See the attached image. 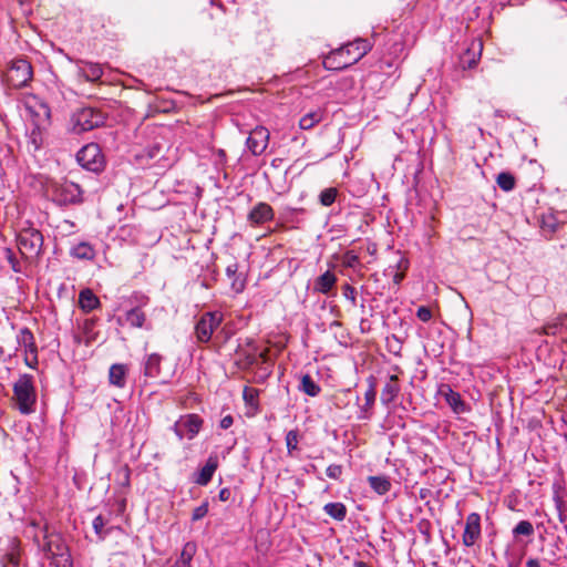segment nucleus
Returning a JSON list of instances; mask_svg holds the SVG:
<instances>
[{
    "label": "nucleus",
    "mask_w": 567,
    "mask_h": 567,
    "mask_svg": "<svg viewBox=\"0 0 567 567\" xmlns=\"http://www.w3.org/2000/svg\"><path fill=\"white\" fill-rule=\"evenodd\" d=\"M373 44L370 40L358 38L338 49L329 52L323 59V66L327 70L341 71L358 61L371 51Z\"/></svg>",
    "instance_id": "1"
},
{
    "label": "nucleus",
    "mask_w": 567,
    "mask_h": 567,
    "mask_svg": "<svg viewBox=\"0 0 567 567\" xmlns=\"http://www.w3.org/2000/svg\"><path fill=\"white\" fill-rule=\"evenodd\" d=\"M163 358L158 353H151L143 363V372L134 380V386H162L169 384L174 373L169 369H162Z\"/></svg>",
    "instance_id": "2"
},
{
    "label": "nucleus",
    "mask_w": 567,
    "mask_h": 567,
    "mask_svg": "<svg viewBox=\"0 0 567 567\" xmlns=\"http://www.w3.org/2000/svg\"><path fill=\"white\" fill-rule=\"evenodd\" d=\"M47 192L51 200L59 207L76 206L84 202L83 188L68 179L49 183Z\"/></svg>",
    "instance_id": "3"
},
{
    "label": "nucleus",
    "mask_w": 567,
    "mask_h": 567,
    "mask_svg": "<svg viewBox=\"0 0 567 567\" xmlns=\"http://www.w3.org/2000/svg\"><path fill=\"white\" fill-rule=\"evenodd\" d=\"M107 115L100 109L83 106L74 110L69 121V132L82 134L101 127L105 124Z\"/></svg>",
    "instance_id": "4"
},
{
    "label": "nucleus",
    "mask_w": 567,
    "mask_h": 567,
    "mask_svg": "<svg viewBox=\"0 0 567 567\" xmlns=\"http://www.w3.org/2000/svg\"><path fill=\"white\" fill-rule=\"evenodd\" d=\"M43 550L55 567H73L69 547L60 533L50 530L49 526L45 525L43 527Z\"/></svg>",
    "instance_id": "5"
},
{
    "label": "nucleus",
    "mask_w": 567,
    "mask_h": 567,
    "mask_svg": "<svg viewBox=\"0 0 567 567\" xmlns=\"http://www.w3.org/2000/svg\"><path fill=\"white\" fill-rule=\"evenodd\" d=\"M43 235L31 224L19 230L17 244L19 252L25 260H37L43 254Z\"/></svg>",
    "instance_id": "6"
},
{
    "label": "nucleus",
    "mask_w": 567,
    "mask_h": 567,
    "mask_svg": "<svg viewBox=\"0 0 567 567\" xmlns=\"http://www.w3.org/2000/svg\"><path fill=\"white\" fill-rule=\"evenodd\" d=\"M78 163L86 171L100 174L104 171L106 161L97 143L84 145L76 154Z\"/></svg>",
    "instance_id": "7"
},
{
    "label": "nucleus",
    "mask_w": 567,
    "mask_h": 567,
    "mask_svg": "<svg viewBox=\"0 0 567 567\" xmlns=\"http://www.w3.org/2000/svg\"><path fill=\"white\" fill-rule=\"evenodd\" d=\"M33 78V69L31 63L23 58L16 59L7 73V82L13 89H22L27 86Z\"/></svg>",
    "instance_id": "8"
},
{
    "label": "nucleus",
    "mask_w": 567,
    "mask_h": 567,
    "mask_svg": "<svg viewBox=\"0 0 567 567\" xmlns=\"http://www.w3.org/2000/svg\"><path fill=\"white\" fill-rule=\"evenodd\" d=\"M223 315L219 311H208L200 316L195 324V336L198 342L207 343L213 333L219 328Z\"/></svg>",
    "instance_id": "9"
},
{
    "label": "nucleus",
    "mask_w": 567,
    "mask_h": 567,
    "mask_svg": "<svg viewBox=\"0 0 567 567\" xmlns=\"http://www.w3.org/2000/svg\"><path fill=\"white\" fill-rule=\"evenodd\" d=\"M203 423L204 421L198 414H185L179 416L172 430L179 441L184 437L193 440L200 432Z\"/></svg>",
    "instance_id": "10"
},
{
    "label": "nucleus",
    "mask_w": 567,
    "mask_h": 567,
    "mask_svg": "<svg viewBox=\"0 0 567 567\" xmlns=\"http://www.w3.org/2000/svg\"><path fill=\"white\" fill-rule=\"evenodd\" d=\"M18 344L24 351V362L29 368L34 369L38 365V347L32 331L29 328H22L17 336Z\"/></svg>",
    "instance_id": "11"
},
{
    "label": "nucleus",
    "mask_w": 567,
    "mask_h": 567,
    "mask_svg": "<svg viewBox=\"0 0 567 567\" xmlns=\"http://www.w3.org/2000/svg\"><path fill=\"white\" fill-rule=\"evenodd\" d=\"M270 133L264 126H256L246 140V145L254 156L261 155L269 144Z\"/></svg>",
    "instance_id": "12"
},
{
    "label": "nucleus",
    "mask_w": 567,
    "mask_h": 567,
    "mask_svg": "<svg viewBox=\"0 0 567 567\" xmlns=\"http://www.w3.org/2000/svg\"><path fill=\"white\" fill-rule=\"evenodd\" d=\"M481 537V516L477 513H471L466 517L465 528L462 536L463 545L472 547Z\"/></svg>",
    "instance_id": "13"
},
{
    "label": "nucleus",
    "mask_w": 567,
    "mask_h": 567,
    "mask_svg": "<svg viewBox=\"0 0 567 567\" xmlns=\"http://www.w3.org/2000/svg\"><path fill=\"white\" fill-rule=\"evenodd\" d=\"M78 76L86 82L96 83L103 76L102 65L91 61L76 60Z\"/></svg>",
    "instance_id": "14"
},
{
    "label": "nucleus",
    "mask_w": 567,
    "mask_h": 567,
    "mask_svg": "<svg viewBox=\"0 0 567 567\" xmlns=\"http://www.w3.org/2000/svg\"><path fill=\"white\" fill-rule=\"evenodd\" d=\"M246 364L248 367H259V378L264 379L270 374L271 360L267 355L266 350L258 351L254 349L252 352L246 354Z\"/></svg>",
    "instance_id": "15"
},
{
    "label": "nucleus",
    "mask_w": 567,
    "mask_h": 567,
    "mask_svg": "<svg viewBox=\"0 0 567 567\" xmlns=\"http://www.w3.org/2000/svg\"><path fill=\"white\" fill-rule=\"evenodd\" d=\"M274 218L275 212L272 207L265 202H259L256 204L247 216V220L254 226L271 221Z\"/></svg>",
    "instance_id": "16"
},
{
    "label": "nucleus",
    "mask_w": 567,
    "mask_h": 567,
    "mask_svg": "<svg viewBox=\"0 0 567 567\" xmlns=\"http://www.w3.org/2000/svg\"><path fill=\"white\" fill-rule=\"evenodd\" d=\"M11 401L22 414H30L34 412L37 392H13Z\"/></svg>",
    "instance_id": "17"
},
{
    "label": "nucleus",
    "mask_w": 567,
    "mask_h": 567,
    "mask_svg": "<svg viewBox=\"0 0 567 567\" xmlns=\"http://www.w3.org/2000/svg\"><path fill=\"white\" fill-rule=\"evenodd\" d=\"M97 322L99 319L96 317L86 318L81 326L84 338L82 339L80 336H75L74 341L78 344L84 342L85 346H90L92 342L96 341L99 333L95 331V327Z\"/></svg>",
    "instance_id": "18"
},
{
    "label": "nucleus",
    "mask_w": 567,
    "mask_h": 567,
    "mask_svg": "<svg viewBox=\"0 0 567 567\" xmlns=\"http://www.w3.org/2000/svg\"><path fill=\"white\" fill-rule=\"evenodd\" d=\"M217 467V458L209 456L206 464L197 473L194 474V483L199 486H206L212 481Z\"/></svg>",
    "instance_id": "19"
},
{
    "label": "nucleus",
    "mask_w": 567,
    "mask_h": 567,
    "mask_svg": "<svg viewBox=\"0 0 567 567\" xmlns=\"http://www.w3.org/2000/svg\"><path fill=\"white\" fill-rule=\"evenodd\" d=\"M78 302L79 308L84 313H90L91 311L101 307L99 297L90 288H84L80 291Z\"/></svg>",
    "instance_id": "20"
},
{
    "label": "nucleus",
    "mask_w": 567,
    "mask_h": 567,
    "mask_svg": "<svg viewBox=\"0 0 567 567\" xmlns=\"http://www.w3.org/2000/svg\"><path fill=\"white\" fill-rule=\"evenodd\" d=\"M128 367L123 363H114L109 370L110 383L116 388H124L126 384Z\"/></svg>",
    "instance_id": "21"
},
{
    "label": "nucleus",
    "mask_w": 567,
    "mask_h": 567,
    "mask_svg": "<svg viewBox=\"0 0 567 567\" xmlns=\"http://www.w3.org/2000/svg\"><path fill=\"white\" fill-rule=\"evenodd\" d=\"M226 275L229 279H231L230 287L233 291L236 293L243 292L245 289L246 281L245 278H243V276L238 274L237 261H234L226 267Z\"/></svg>",
    "instance_id": "22"
},
{
    "label": "nucleus",
    "mask_w": 567,
    "mask_h": 567,
    "mask_svg": "<svg viewBox=\"0 0 567 567\" xmlns=\"http://www.w3.org/2000/svg\"><path fill=\"white\" fill-rule=\"evenodd\" d=\"M443 394L446 403L451 406L454 413L463 414L470 411V405L465 403L460 395V392H437Z\"/></svg>",
    "instance_id": "23"
},
{
    "label": "nucleus",
    "mask_w": 567,
    "mask_h": 567,
    "mask_svg": "<svg viewBox=\"0 0 567 567\" xmlns=\"http://www.w3.org/2000/svg\"><path fill=\"white\" fill-rule=\"evenodd\" d=\"M337 277L333 272L327 270L324 274L319 276L313 284V290L323 295H327L336 285Z\"/></svg>",
    "instance_id": "24"
},
{
    "label": "nucleus",
    "mask_w": 567,
    "mask_h": 567,
    "mask_svg": "<svg viewBox=\"0 0 567 567\" xmlns=\"http://www.w3.org/2000/svg\"><path fill=\"white\" fill-rule=\"evenodd\" d=\"M351 393L354 394L355 402L359 405L360 411L362 413L360 415V417L361 419L367 417L368 416L367 414H368L370 408L375 402L377 392H362V393H360V392H351Z\"/></svg>",
    "instance_id": "25"
},
{
    "label": "nucleus",
    "mask_w": 567,
    "mask_h": 567,
    "mask_svg": "<svg viewBox=\"0 0 567 567\" xmlns=\"http://www.w3.org/2000/svg\"><path fill=\"white\" fill-rule=\"evenodd\" d=\"M70 255L81 260H93L95 258V250L91 244L81 241L71 248Z\"/></svg>",
    "instance_id": "26"
},
{
    "label": "nucleus",
    "mask_w": 567,
    "mask_h": 567,
    "mask_svg": "<svg viewBox=\"0 0 567 567\" xmlns=\"http://www.w3.org/2000/svg\"><path fill=\"white\" fill-rule=\"evenodd\" d=\"M368 483L370 487L379 495H384L391 489V481L384 475L369 476Z\"/></svg>",
    "instance_id": "27"
},
{
    "label": "nucleus",
    "mask_w": 567,
    "mask_h": 567,
    "mask_svg": "<svg viewBox=\"0 0 567 567\" xmlns=\"http://www.w3.org/2000/svg\"><path fill=\"white\" fill-rule=\"evenodd\" d=\"M323 511L338 522H342L348 513L346 505L341 502L328 503L323 506Z\"/></svg>",
    "instance_id": "28"
},
{
    "label": "nucleus",
    "mask_w": 567,
    "mask_h": 567,
    "mask_svg": "<svg viewBox=\"0 0 567 567\" xmlns=\"http://www.w3.org/2000/svg\"><path fill=\"white\" fill-rule=\"evenodd\" d=\"M125 320L133 328H142L146 320V316L140 307H135L126 311Z\"/></svg>",
    "instance_id": "29"
},
{
    "label": "nucleus",
    "mask_w": 567,
    "mask_h": 567,
    "mask_svg": "<svg viewBox=\"0 0 567 567\" xmlns=\"http://www.w3.org/2000/svg\"><path fill=\"white\" fill-rule=\"evenodd\" d=\"M497 186L504 192H512L516 186V178L509 172H501L496 176Z\"/></svg>",
    "instance_id": "30"
},
{
    "label": "nucleus",
    "mask_w": 567,
    "mask_h": 567,
    "mask_svg": "<svg viewBox=\"0 0 567 567\" xmlns=\"http://www.w3.org/2000/svg\"><path fill=\"white\" fill-rule=\"evenodd\" d=\"M322 120L321 111H313L305 114L300 121L299 126L301 130H310Z\"/></svg>",
    "instance_id": "31"
},
{
    "label": "nucleus",
    "mask_w": 567,
    "mask_h": 567,
    "mask_svg": "<svg viewBox=\"0 0 567 567\" xmlns=\"http://www.w3.org/2000/svg\"><path fill=\"white\" fill-rule=\"evenodd\" d=\"M341 265L346 268L357 269L361 267L359 255L354 250H347L340 257Z\"/></svg>",
    "instance_id": "32"
},
{
    "label": "nucleus",
    "mask_w": 567,
    "mask_h": 567,
    "mask_svg": "<svg viewBox=\"0 0 567 567\" xmlns=\"http://www.w3.org/2000/svg\"><path fill=\"white\" fill-rule=\"evenodd\" d=\"M385 347L390 353L400 357L403 349V341L398 336L391 334L385 339Z\"/></svg>",
    "instance_id": "33"
},
{
    "label": "nucleus",
    "mask_w": 567,
    "mask_h": 567,
    "mask_svg": "<svg viewBox=\"0 0 567 567\" xmlns=\"http://www.w3.org/2000/svg\"><path fill=\"white\" fill-rule=\"evenodd\" d=\"M534 526L529 520H520L517 523V525L513 528V536H525L530 537L534 535Z\"/></svg>",
    "instance_id": "34"
},
{
    "label": "nucleus",
    "mask_w": 567,
    "mask_h": 567,
    "mask_svg": "<svg viewBox=\"0 0 567 567\" xmlns=\"http://www.w3.org/2000/svg\"><path fill=\"white\" fill-rule=\"evenodd\" d=\"M338 189L336 187H328L321 190L319 194V202L322 206L329 207L331 206L338 196Z\"/></svg>",
    "instance_id": "35"
},
{
    "label": "nucleus",
    "mask_w": 567,
    "mask_h": 567,
    "mask_svg": "<svg viewBox=\"0 0 567 567\" xmlns=\"http://www.w3.org/2000/svg\"><path fill=\"white\" fill-rule=\"evenodd\" d=\"M431 529L432 524L426 518H422L416 523V530L423 536V540L425 544H430L432 540Z\"/></svg>",
    "instance_id": "36"
},
{
    "label": "nucleus",
    "mask_w": 567,
    "mask_h": 567,
    "mask_svg": "<svg viewBox=\"0 0 567 567\" xmlns=\"http://www.w3.org/2000/svg\"><path fill=\"white\" fill-rule=\"evenodd\" d=\"M299 432L297 430H290L286 434V446L289 455H293L298 451Z\"/></svg>",
    "instance_id": "37"
},
{
    "label": "nucleus",
    "mask_w": 567,
    "mask_h": 567,
    "mask_svg": "<svg viewBox=\"0 0 567 567\" xmlns=\"http://www.w3.org/2000/svg\"><path fill=\"white\" fill-rule=\"evenodd\" d=\"M195 549H196V547L194 544L187 543L184 546V548L181 553V556L177 558L176 561L190 567V563H192L193 556L195 554Z\"/></svg>",
    "instance_id": "38"
},
{
    "label": "nucleus",
    "mask_w": 567,
    "mask_h": 567,
    "mask_svg": "<svg viewBox=\"0 0 567 567\" xmlns=\"http://www.w3.org/2000/svg\"><path fill=\"white\" fill-rule=\"evenodd\" d=\"M116 482L118 485H121L122 487H128L130 484H131V470L128 467V465H123L121 466L116 473Z\"/></svg>",
    "instance_id": "39"
},
{
    "label": "nucleus",
    "mask_w": 567,
    "mask_h": 567,
    "mask_svg": "<svg viewBox=\"0 0 567 567\" xmlns=\"http://www.w3.org/2000/svg\"><path fill=\"white\" fill-rule=\"evenodd\" d=\"M565 320H567V313L557 317L553 323H548L545 326V333L548 336L557 334L563 329Z\"/></svg>",
    "instance_id": "40"
},
{
    "label": "nucleus",
    "mask_w": 567,
    "mask_h": 567,
    "mask_svg": "<svg viewBox=\"0 0 567 567\" xmlns=\"http://www.w3.org/2000/svg\"><path fill=\"white\" fill-rule=\"evenodd\" d=\"M12 390H34L33 375L22 374L14 382Z\"/></svg>",
    "instance_id": "41"
},
{
    "label": "nucleus",
    "mask_w": 567,
    "mask_h": 567,
    "mask_svg": "<svg viewBox=\"0 0 567 567\" xmlns=\"http://www.w3.org/2000/svg\"><path fill=\"white\" fill-rule=\"evenodd\" d=\"M106 523L107 520L102 515L96 516L92 523L93 529L101 540L105 539L107 535V532L104 530Z\"/></svg>",
    "instance_id": "42"
},
{
    "label": "nucleus",
    "mask_w": 567,
    "mask_h": 567,
    "mask_svg": "<svg viewBox=\"0 0 567 567\" xmlns=\"http://www.w3.org/2000/svg\"><path fill=\"white\" fill-rule=\"evenodd\" d=\"M4 255H6V259L9 262L11 269L14 272H17V274H21L22 272L21 262L17 258L16 254L13 252V250L11 248H6L4 249Z\"/></svg>",
    "instance_id": "43"
},
{
    "label": "nucleus",
    "mask_w": 567,
    "mask_h": 567,
    "mask_svg": "<svg viewBox=\"0 0 567 567\" xmlns=\"http://www.w3.org/2000/svg\"><path fill=\"white\" fill-rule=\"evenodd\" d=\"M341 290H342V295L343 297L350 301L351 306L355 307L357 306V290L353 286L349 285V284H344L342 287H341Z\"/></svg>",
    "instance_id": "44"
},
{
    "label": "nucleus",
    "mask_w": 567,
    "mask_h": 567,
    "mask_svg": "<svg viewBox=\"0 0 567 567\" xmlns=\"http://www.w3.org/2000/svg\"><path fill=\"white\" fill-rule=\"evenodd\" d=\"M343 467L340 464H331L327 467L326 474L329 478L339 480L342 475Z\"/></svg>",
    "instance_id": "45"
},
{
    "label": "nucleus",
    "mask_w": 567,
    "mask_h": 567,
    "mask_svg": "<svg viewBox=\"0 0 567 567\" xmlns=\"http://www.w3.org/2000/svg\"><path fill=\"white\" fill-rule=\"evenodd\" d=\"M208 513V502H204L202 505L197 506L192 514V520L196 522L204 518Z\"/></svg>",
    "instance_id": "46"
},
{
    "label": "nucleus",
    "mask_w": 567,
    "mask_h": 567,
    "mask_svg": "<svg viewBox=\"0 0 567 567\" xmlns=\"http://www.w3.org/2000/svg\"><path fill=\"white\" fill-rule=\"evenodd\" d=\"M299 390H320V388L316 385L315 381L309 374H305L301 378Z\"/></svg>",
    "instance_id": "47"
},
{
    "label": "nucleus",
    "mask_w": 567,
    "mask_h": 567,
    "mask_svg": "<svg viewBox=\"0 0 567 567\" xmlns=\"http://www.w3.org/2000/svg\"><path fill=\"white\" fill-rule=\"evenodd\" d=\"M416 317L423 321L427 322L432 319V310L426 306H421L416 310Z\"/></svg>",
    "instance_id": "48"
},
{
    "label": "nucleus",
    "mask_w": 567,
    "mask_h": 567,
    "mask_svg": "<svg viewBox=\"0 0 567 567\" xmlns=\"http://www.w3.org/2000/svg\"><path fill=\"white\" fill-rule=\"evenodd\" d=\"M258 394L259 392H243V398L247 405L257 409V402H258Z\"/></svg>",
    "instance_id": "49"
},
{
    "label": "nucleus",
    "mask_w": 567,
    "mask_h": 567,
    "mask_svg": "<svg viewBox=\"0 0 567 567\" xmlns=\"http://www.w3.org/2000/svg\"><path fill=\"white\" fill-rule=\"evenodd\" d=\"M2 567H19V557L16 554H9L6 556Z\"/></svg>",
    "instance_id": "50"
},
{
    "label": "nucleus",
    "mask_w": 567,
    "mask_h": 567,
    "mask_svg": "<svg viewBox=\"0 0 567 567\" xmlns=\"http://www.w3.org/2000/svg\"><path fill=\"white\" fill-rule=\"evenodd\" d=\"M234 423V419L231 415L224 416L219 422V427L223 430L229 429Z\"/></svg>",
    "instance_id": "51"
},
{
    "label": "nucleus",
    "mask_w": 567,
    "mask_h": 567,
    "mask_svg": "<svg viewBox=\"0 0 567 567\" xmlns=\"http://www.w3.org/2000/svg\"><path fill=\"white\" fill-rule=\"evenodd\" d=\"M231 497V491L228 487H224L218 493V498L220 502H227Z\"/></svg>",
    "instance_id": "52"
},
{
    "label": "nucleus",
    "mask_w": 567,
    "mask_h": 567,
    "mask_svg": "<svg viewBox=\"0 0 567 567\" xmlns=\"http://www.w3.org/2000/svg\"><path fill=\"white\" fill-rule=\"evenodd\" d=\"M395 393L396 392H390V391H386V392H382L381 394V401L384 403V404H390L391 402L394 401V398H395Z\"/></svg>",
    "instance_id": "53"
},
{
    "label": "nucleus",
    "mask_w": 567,
    "mask_h": 567,
    "mask_svg": "<svg viewBox=\"0 0 567 567\" xmlns=\"http://www.w3.org/2000/svg\"><path fill=\"white\" fill-rule=\"evenodd\" d=\"M556 223L554 217L544 218L543 220V228H548L550 231L556 230Z\"/></svg>",
    "instance_id": "54"
},
{
    "label": "nucleus",
    "mask_w": 567,
    "mask_h": 567,
    "mask_svg": "<svg viewBox=\"0 0 567 567\" xmlns=\"http://www.w3.org/2000/svg\"><path fill=\"white\" fill-rule=\"evenodd\" d=\"M525 567H543V564L539 559L529 557L525 563Z\"/></svg>",
    "instance_id": "55"
},
{
    "label": "nucleus",
    "mask_w": 567,
    "mask_h": 567,
    "mask_svg": "<svg viewBox=\"0 0 567 567\" xmlns=\"http://www.w3.org/2000/svg\"><path fill=\"white\" fill-rule=\"evenodd\" d=\"M476 65V59L473 56L468 60H466L465 58H462V66L465 69V68H468V69H472Z\"/></svg>",
    "instance_id": "56"
},
{
    "label": "nucleus",
    "mask_w": 567,
    "mask_h": 567,
    "mask_svg": "<svg viewBox=\"0 0 567 567\" xmlns=\"http://www.w3.org/2000/svg\"><path fill=\"white\" fill-rule=\"evenodd\" d=\"M403 278H404V274H403V272H399V271H396V272L394 274V276H393V282H394L395 285H400V284H401V281L403 280Z\"/></svg>",
    "instance_id": "57"
},
{
    "label": "nucleus",
    "mask_w": 567,
    "mask_h": 567,
    "mask_svg": "<svg viewBox=\"0 0 567 567\" xmlns=\"http://www.w3.org/2000/svg\"><path fill=\"white\" fill-rule=\"evenodd\" d=\"M408 264H409V261H408L406 259L401 258V259L398 261V264L395 265V268H396V269H401V268L406 269V268H408Z\"/></svg>",
    "instance_id": "58"
},
{
    "label": "nucleus",
    "mask_w": 567,
    "mask_h": 567,
    "mask_svg": "<svg viewBox=\"0 0 567 567\" xmlns=\"http://www.w3.org/2000/svg\"><path fill=\"white\" fill-rule=\"evenodd\" d=\"M41 107H42V110L44 112V115L47 117H50V107L47 104H41Z\"/></svg>",
    "instance_id": "59"
},
{
    "label": "nucleus",
    "mask_w": 567,
    "mask_h": 567,
    "mask_svg": "<svg viewBox=\"0 0 567 567\" xmlns=\"http://www.w3.org/2000/svg\"><path fill=\"white\" fill-rule=\"evenodd\" d=\"M354 567H368V565L362 560H355Z\"/></svg>",
    "instance_id": "60"
},
{
    "label": "nucleus",
    "mask_w": 567,
    "mask_h": 567,
    "mask_svg": "<svg viewBox=\"0 0 567 567\" xmlns=\"http://www.w3.org/2000/svg\"><path fill=\"white\" fill-rule=\"evenodd\" d=\"M221 333H224V330H221L220 332H218L216 336H215V340H218L221 336Z\"/></svg>",
    "instance_id": "61"
},
{
    "label": "nucleus",
    "mask_w": 567,
    "mask_h": 567,
    "mask_svg": "<svg viewBox=\"0 0 567 567\" xmlns=\"http://www.w3.org/2000/svg\"><path fill=\"white\" fill-rule=\"evenodd\" d=\"M310 396H316L319 392H306Z\"/></svg>",
    "instance_id": "62"
},
{
    "label": "nucleus",
    "mask_w": 567,
    "mask_h": 567,
    "mask_svg": "<svg viewBox=\"0 0 567 567\" xmlns=\"http://www.w3.org/2000/svg\"><path fill=\"white\" fill-rule=\"evenodd\" d=\"M4 355V350L0 347V359Z\"/></svg>",
    "instance_id": "63"
},
{
    "label": "nucleus",
    "mask_w": 567,
    "mask_h": 567,
    "mask_svg": "<svg viewBox=\"0 0 567 567\" xmlns=\"http://www.w3.org/2000/svg\"><path fill=\"white\" fill-rule=\"evenodd\" d=\"M243 390L248 391V390H254V389L248 385H244Z\"/></svg>",
    "instance_id": "64"
}]
</instances>
